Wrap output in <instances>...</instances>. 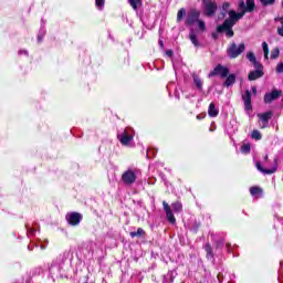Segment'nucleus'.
Returning <instances> with one entry per match:
<instances>
[{"instance_id":"nucleus-35","label":"nucleus","mask_w":283,"mask_h":283,"mask_svg":"<svg viewBox=\"0 0 283 283\" xmlns=\"http://www.w3.org/2000/svg\"><path fill=\"white\" fill-rule=\"evenodd\" d=\"M276 72H277L279 74H282V72H283V62H280V63L276 65Z\"/></svg>"},{"instance_id":"nucleus-43","label":"nucleus","mask_w":283,"mask_h":283,"mask_svg":"<svg viewBox=\"0 0 283 283\" xmlns=\"http://www.w3.org/2000/svg\"><path fill=\"white\" fill-rule=\"evenodd\" d=\"M281 25H282V28H283V17L281 18Z\"/></svg>"},{"instance_id":"nucleus-38","label":"nucleus","mask_w":283,"mask_h":283,"mask_svg":"<svg viewBox=\"0 0 283 283\" xmlns=\"http://www.w3.org/2000/svg\"><path fill=\"white\" fill-rule=\"evenodd\" d=\"M166 54L171 59L174 56V50H167Z\"/></svg>"},{"instance_id":"nucleus-40","label":"nucleus","mask_w":283,"mask_h":283,"mask_svg":"<svg viewBox=\"0 0 283 283\" xmlns=\"http://www.w3.org/2000/svg\"><path fill=\"white\" fill-rule=\"evenodd\" d=\"M230 3L229 2H224L223 3V6H222V8H223V10H228V8H230Z\"/></svg>"},{"instance_id":"nucleus-15","label":"nucleus","mask_w":283,"mask_h":283,"mask_svg":"<svg viewBox=\"0 0 283 283\" xmlns=\"http://www.w3.org/2000/svg\"><path fill=\"white\" fill-rule=\"evenodd\" d=\"M256 169L261 171V174H265L266 176H271V174H275V171H277V167L265 169L264 167H262V163L260 161H256Z\"/></svg>"},{"instance_id":"nucleus-19","label":"nucleus","mask_w":283,"mask_h":283,"mask_svg":"<svg viewBox=\"0 0 283 283\" xmlns=\"http://www.w3.org/2000/svg\"><path fill=\"white\" fill-rule=\"evenodd\" d=\"M208 116H210V118H216L218 116V111L214 103H210L208 107Z\"/></svg>"},{"instance_id":"nucleus-2","label":"nucleus","mask_w":283,"mask_h":283,"mask_svg":"<svg viewBox=\"0 0 283 283\" xmlns=\"http://www.w3.org/2000/svg\"><path fill=\"white\" fill-rule=\"evenodd\" d=\"M247 50V44L240 43L239 45L233 42L230 44V46L227 49V54L229 59H238L240 54H242Z\"/></svg>"},{"instance_id":"nucleus-11","label":"nucleus","mask_w":283,"mask_h":283,"mask_svg":"<svg viewBox=\"0 0 283 283\" xmlns=\"http://www.w3.org/2000/svg\"><path fill=\"white\" fill-rule=\"evenodd\" d=\"M282 96V91L273 90L271 93H265L263 101L264 103H273V101H277Z\"/></svg>"},{"instance_id":"nucleus-32","label":"nucleus","mask_w":283,"mask_h":283,"mask_svg":"<svg viewBox=\"0 0 283 283\" xmlns=\"http://www.w3.org/2000/svg\"><path fill=\"white\" fill-rule=\"evenodd\" d=\"M260 1H261V4L263 6V8L275 4V0H260Z\"/></svg>"},{"instance_id":"nucleus-12","label":"nucleus","mask_w":283,"mask_h":283,"mask_svg":"<svg viewBox=\"0 0 283 283\" xmlns=\"http://www.w3.org/2000/svg\"><path fill=\"white\" fill-rule=\"evenodd\" d=\"M163 207L168 222H170V224H176V217L174 216V211H171V206H169L167 201H163Z\"/></svg>"},{"instance_id":"nucleus-4","label":"nucleus","mask_w":283,"mask_h":283,"mask_svg":"<svg viewBox=\"0 0 283 283\" xmlns=\"http://www.w3.org/2000/svg\"><path fill=\"white\" fill-rule=\"evenodd\" d=\"M229 67L218 64L212 71L209 73V78H213V76H220L221 78H227L229 76Z\"/></svg>"},{"instance_id":"nucleus-16","label":"nucleus","mask_w":283,"mask_h":283,"mask_svg":"<svg viewBox=\"0 0 283 283\" xmlns=\"http://www.w3.org/2000/svg\"><path fill=\"white\" fill-rule=\"evenodd\" d=\"M235 81H238V77L235 76V74H228V76H226V81L223 83L224 87H231L232 85H235Z\"/></svg>"},{"instance_id":"nucleus-21","label":"nucleus","mask_w":283,"mask_h":283,"mask_svg":"<svg viewBox=\"0 0 283 283\" xmlns=\"http://www.w3.org/2000/svg\"><path fill=\"white\" fill-rule=\"evenodd\" d=\"M189 39L191 43L195 45V48H198L200 45V42L198 41V35L193 30L190 31Z\"/></svg>"},{"instance_id":"nucleus-36","label":"nucleus","mask_w":283,"mask_h":283,"mask_svg":"<svg viewBox=\"0 0 283 283\" xmlns=\"http://www.w3.org/2000/svg\"><path fill=\"white\" fill-rule=\"evenodd\" d=\"M218 31L211 33V38L213 39V41H218Z\"/></svg>"},{"instance_id":"nucleus-37","label":"nucleus","mask_w":283,"mask_h":283,"mask_svg":"<svg viewBox=\"0 0 283 283\" xmlns=\"http://www.w3.org/2000/svg\"><path fill=\"white\" fill-rule=\"evenodd\" d=\"M276 32L280 36H283V27L282 28H277Z\"/></svg>"},{"instance_id":"nucleus-33","label":"nucleus","mask_w":283,"mask_h":283,"mask_svg":"<svg viewBox=\"0 0 283 283\" xmlns=\"http://www.w3.org/2000/svg\"><path fill=\"white\" fill-rule=\"evenodd\" d=\"M216 249H223L224 248V239H219L216 241Z\"/></svg>"},{"instance_id":"nucleus-39","label":"nucleus","mask_w":283,"mask_h":283,"mask_svg":"<svg viewBox=\"0 0 283 283\" xmlns=\"http://www.w3.org/2000/svg\"><path fill=\"white\" fill-rule=\"evenodd\" d=\"M159 48H161V50L165 49V42L163 40L158 41Z\"/></svg>"},{"instance_id":"nucleus-34","label":"nucleus","mask_w":283,"mask_h":283,"mask_svg":"<svg viewBox=\"0 0 283 283\" xmlns=\"http://www.w3.org/2000/svg\"><path fill=\"white\" fill-rule=\"evenodd\" d=\"M95 6L101 10L105 6V0H95Z\"/></svg>"},{"instance_id":"nucleus-7","label":"nucleus","mask_w":283,"mask_h":283,"mask_svg":"<svg viewBox=\"0 0 283 283\" xmlns=\"http://www.w3.org/2000/svg\"><path fill=\"white\" fill-rule=\"evenodd\" d=\"M239 10H241V13H243V15L247 12H254L255 10V0H247V2L244 3V0H241L239 3Z\"/></svg>"},{"instance_id":"nucleus-45","label":"nucleus","mask_w":283,"mask_h":283,"mask_svg":"<svg viewBox=\"0 0 283 283\" xmlns=\"http://www.w3.org/2000/svg\"><path fill=\"white\" fill-rule=\"evenodd\" d=\"M282 8H283V1H282Z\"/></svg>"},{"instance_id":"nucleus-10","label":"nucleus","mask_w":283,"mask_h":283,"mask_svg":"<svg viewBox=\"0 0 283 283\" xmlns=\"http://www.w3.org/2000/svg\"><path fill=\"white\" fill-rule=\"evenodd\" d=\"M122 180L124 185H134V182H136V172H134L132 169L124 171L122 175Z\"/></svg>"},{"instance_id":"nucleus-1","label":"nucleus","mask_w":283,"mask_h":283,"mask_svg":"<svg viewBox=\"0 0 283 283\" xmlns=\"http://www.w3.org/2000/svg\"><path fill=\"white\" fill-rule=\"evenodd\" d=\"M196 23L198 24L200 32H205L207 30V23L200 20V11H198V9H190L185 19V25L187 28H191V25H196Z\"/></svg>"},{"instance_id":"nucleus-44","label":"nucleus","mask_w":283,"mask_h":283,"mask_svg":"<svg viewBox=\"0 0 283 283\" xmlns=\"http://www.w3.org/2000/svg\"><path fill=\"white\" fill-rule=\"evenodd\" d=\"M226 247H227V248H230V247H231V244H230V243H227V244H226Z\"/></svg>"},{"instance_id":"nucleus-29","label":"nucleus","mask_w":283,"mask_h":283,"mask_svg":"<svg viewBox=\"0 0 283 283\" xmlns=\"http://www.w3.org/2000/svg\"><path fill=\"white\" fill-rule=\"evenodd\" d=\"M262 48H263L264 59L269 60V43L263 42Z\"/></svg>"},{"instance_id":"nucleus-9","label":"nucleus","mask_w":283,"mask_h":283,"mask_svg":"<svg viewBox=\"0 0 283 283\" xmlns=\"http://www.w3.org/2000/svg\"><path fill=\"white\" fill-rule=\"evenodd\" d=\"M255 70L251 71L248 74V80L249 81H258V78H262L264 76V65L261 64V66H254Z\"/></svg>"},{"instance_id":"nucleus-42","label":"nucleus","mask_w":283,"mask_h":283,"mask_svg":"<svg viewBox=\"0 0 283 283\" xmlns=\"http://www.w3.org/2000/svg\"><path fill=\"white\" fill-rule=\"evenodd\" d=\"M264 160H265V161L269 160V155H265V156H264Z\"/></svg>"},{"instance_id":"nucleus-5","label":"nucleus","mask_w":283,"mask_h":283,"mask_svg":"<svg viewBox=\"0 0 283 283\" xmlns=\"http://www.w3.org/2000/svg\"><path fill=\"white\" fill-rule=\"evenodd\" d=\"M65 220L71 227H78L83 220V216L80 212H69L65 216Z\"/></svg>"},{"instance_id":"nucleus-14","label":"nucleus","mask_w":283,"mask_h":283,"mask_svg":"<svg viewBox=\"0 0 283 283\" xmlns=\"http://www.w3.org/2000/svg\"><path fill=\"white\" fill-rule=\"evenodd\" d=\"M117 138L122 145H129L132 140H134V136L129 135L127 130H124L122 134L117 135Z\"/></svg>"},{"instance_id":"nucleus-28","label":"nucleus","mask_w":283,"mask_h":283,"mask_svg":"<svg viewBox=\"0 0 283 283\" xmlns=\"http://www.w3.org/2000/svg\"><path fill=\"white\" fill-rule=\"evenodd\" d=\"M241 154H251V144H243L240 148Z\"/></svg>"},{"instance_id":"nucleus-26","label":"nucleus","mask_w":283,"mask_h":283,"mask_svg":"<svg viewBox=\"0 0 283 283\" xmlns=\"http://www.w3.org/2000/svg\"><path fill=\"white\" fill-rule=\"evenodd\" d=\"M171 207L176 213H180V211H182V203H180V201L172 202Z\"/></svg>"},{"instance_id":"nucleus-41","label":"nucleus","mask_w":283,"mask_h":283,"mask_svg":"<svg viewBox=\"0 0 283 283\" xmlns=\"http://www.w3.org/2000/svg\"><path fill=\"white\" fill-rule=\"evenodd\" d=\"M251 90H252V93H253L254 95L258 94V87L252 86Z\"/></svg>"},{"instance_id":"nucleus-22","label":"nucleus","mask_w":283,"mask_h":283,"mask_svg":"<svg viewBox=\"0 0 283 283\" xmlns=\"http://www.w3.org/2000/svg\"><path fill=\"white\" fill-rule=\"evenodd\" d=\"M205 251H206V258L209 259H213V248H211V243H206L205 245Z\"/></svg>"},{"instance_id":"nucleus-27","label":"nucleus","mask_w":283,"mask_h":283,"mask_svg":"<svg viewBox=\"0 0 283 283\" xmlns=\"http://www.w3.org/2000/svg\"><path fill=\"white\" fill-rule=\"evenodd\" d=\"M250 193L251 196H259L260 193H262V188L253 186L250 188Z\"/></svg>"},{"instance_id":"nucleus-25","label":"nucleus","mask_w":283,"mask_h":283,"mask_svg":"<svg viewBox=\"0 0 283 283\" xmlns=\"http://www.w3.org/2000/svg\"><path fill=\"white\" fill-rule=\"evenodd\" d=\"M185 17H187V10L185 8L179 9L177 12V23H180Z\"/></svg>"},{"instance_id":"nucleus-13","label":"nucleus","mask_w":283,"mask_h":283,"mask_svg":"<svg viewBox=\"0 0 283 283\" xmlns=\"http://www.w3.org/2000/svg\"><path fill=\"white\" fill-rule=\"evenodd\" d=\"M242 101L245 112H251V109H253V105L251 104V91L245 90V94L242 95Z\"/></svg>"},{"instance_id":"nucleus-24","label":"nucleus","mask_w":283,"mask_h":283,"mask_svg":"<svg viewBox=\"0 0 283 283\" xmlns=\"http://www.w3.org/2000/svg\"><path fill=\"white\" fill-rule=\"evenodd\" d=\"M128 3L133 10H138V6H143V0H128Z\"/></svg>"},{"instance_id":"nucleus-17","label":"nucleus","mask_w":283,"mask_h":283,"mask_svg":"<svg viewBox=\"0 0 283 283\" xmlns=\"http://www.w3.org/2000/svg\"><path fill=\"white\" fill-rule=\"evenodd\" d=\"M247 59H248V61H250V63H252V65H253L254 67H261L262 63H260V62L258 61V59L255 57V53L249 52V53L247 54Z\"/></svg>"},{"instance_id":"nucleus-31","label":"nucleus","mask_w":283,"mask_h":283,"mask_svg":"<svg viewBox=\"0 0 283 283\" xmlns=\"http://www.w3.org/2000/svg\"><path fill=\"white\" fill-rule=\"evenodd\" d=\"M251 136L254 140H262V134L260 130H253Z\"/></svg>"},{"instance_id":"nucleus-18","label":"nucleus","mask_w":283,"mask_h":283,"mask_svg":"<svg viewBox=\"0 0 283 283\" xmlns=\"http://www.w3.org/2000/svg\"><path fill=\"white\" fill-rule=\"evenodd\" d=\"M258 118L262 120V123L269 124V119L273 118V112L269 111L262 114H258Z\"/></svg>"},{"instance_id":"nucleus-30","label":"nucleus","mask_w":283,"mask_h":283,"mask_svg":"<svg viewBox=\"0 0 283 283\" xmlns=\"http://www.w3.org/2000/svg\"><path fill=\"white\" fill-rule=\"evenodd\" d=\"M280 56V48H274L272 51H271V59L272 60H275V59H279Z\"/></svg>"},{"instance_id":"nucleus-23","label":"nucleus","mask_w":283,"mask_h":283,"mask_svg":"<svg viewBox=\"0 0 283 283\" xmlns=\"http://www.w3.org/2000/svg\"><path fill=\"white\" fill-rule=\"evenodd\" d=\"M192 78L197 90H202V80L200 78V76H198V74H193Z\"/></svg>"},{"instance_id":"nucleus-3","label":"nucleus","mask_w":283,"mask_h":283,"mask_svg":"<svg viewBox=\"0 0 283 283\" xmlns=\"http://www.w3.org/2000/svg\"><path fill=\"white\" fill-rule=\"evenodd\" d=\"M205 17H213L218 12V3L216 1L202 0Z\"/></svg>"},{"instance_id":"nucleus-6","label":"nucleus","mask_w":283,"mask_h":283,"mask_svg":"<svg viewBox=\"0 0 283 283\" xmlns=\"http://www.w3.org/2000/svg\"><path fill=\"white\" fill-rule=\"evenodd\" d=\"M217 32L219 34H222V32H226V36L228 39H232V36L235 35V32H233V25L231 24V22H227V23H222L220 25L217 27Z\"/></svg>"},{"instance_id":"nucleus-8","label":"nucleus","mask_w":283,"mask_h":283,"mask_svg":"<svg viewBox=\"0 0 283 283\" xmlns=\"http://www.w3.org/2000/svg\"><path fill=\"white\" fill-rule=\"evenodd\" d=\"M228 14H229V18L226 19L223 23H230V25H235V23H238V21H240V19L244 17V13H241V12L238 13L233 10H230Z\"/></svg>"},{"instance_id":"nucleus-20","label":"nucleus","mask_w":283,"mask_h":283,"mask_svg":"<svg viewBox=\"0 0 283 283\" xmlns=\"http://www.w3.org/2000/svg\"><path fill=\"white\" fill-rule=\"evenodd\" d=\"M129 235L130 238H145L147 232L143 228H138L136 232H130Z\"/></svg>"}]
</instances>
